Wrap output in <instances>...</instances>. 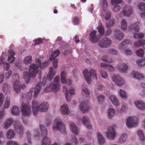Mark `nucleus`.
I'll list each match as a JSON object with an SVG mask.
<instances>
[{"mask_svg": "<svg viewBox=\"0 0 145 145\" xmlns=\"http://www.w3.org/2000/svg\"><path fill=\"white\" fill-rule=\"evenodd\" d=\"M145 44V40H139L134 43V46L136 47H140Z\"/></svg>", "mask_w": 145, "mask_h": 145, "instance_id": "473e14b6", "label": "nucleus"}, {"mask_svg": "<svg viewBox=\"0 0 145 145\" xmlns=\"http://www.w3.org/2000/svg\"><path fill=\"white\" fill-rule=\"evenodd\" d=\"M58 60L56 58L54 59L53 63V65L54 68L56 69L57 67Z\"/></svg>", "mask_w": 145, "mask_h": 145, "instance_id": "0e129e2a", "label": "nucleus"}, {"mask_svg": "<svg viewBox=\"0 0 145 145\" xmlns=\"http://www.w3.org/2000/svg\"><path fill=\"white\" fill-rule=\"evenodd\" d=\"M70 126L72 132L76 135L78 134V132L77 129V127L76 124H75L74 123H72L71 124Z\"/></svg>", "mask_w": 145, "mask_h": 145, "instance_id": "c85d7f7f", "label": "nucleus"}, {"mask_svg": "<svg viewBox=\"0 0 145 145\" xmlns=\"http://www.w3.org/2000/svg\"><path fill=\"white\" fill-rule=\"evenodd\" d=\"M113 81L118 86H121L123 84V81L119 75H114L112 77Z\"/></svg>", "mask_w": 145, "mask_h": 145, "instance_id": "2eb2a0df", "label": "nucleus"}, {"mask_svg": "<svg viewBox=\"0 0 145 145\" xmlns=\"http://www.w3.org/2000/svg\"><path fill=\"white\" fill-rule=\"evenodd\" d=\"M13 122V120L12 118H9L7 119L5 123L4 128L7 129L11 125Z\"/></svg>", "mask_w": 145, "mask_h": 145, "instance_id": "f704fd0d", "label": "nucleus"}, {"mask_svg": "<svg viewBox=\"0 0 145 145\" xmlns=\"http://www.w3.org/2000/svg\"><path fill=\"white\" fill-rule=\"evenodd\" d=\"M117 68L120 72L125 73L127 71L128 66L126 64L122 63L118 65Z\"/></svg>", "mask_w": 145, "mask_h": 145, "instance_id": "aec40b11", "label": "nucleus"}, {"mask_svg": "<svg viewBox=\"0 0 145 145\" xmlns=\"http://www.w3.org/2000/svg\"><path fill=\"white\" fill-rule=\"evenodd\" d=\"M10 97L7 98L6 100L5 103L4 104L5 108H8L10 105Z\"/></svg>", "mask_w": 145, "mask_h": 145, "instance_id": "3c124183", "label": "nucleus"}, {"mask_svg": "<svg viewBox=\"0 0 145 145\" xmlns=\"http://www.w3.org/2000/svg\"><path fill=\"white\" fill-rule=\"evenodd\" d=\"M98 101L99 103H102L104 101L105 97L103 95H100L97 97Z\"/></svg>", "mask_w": 145, "mask_h": 145, "instance_id": "de8ad7c7", "label": "nucleus"}, {"mask_svg": "<svg viewBox=\"0 0 145 145\" xmlns=\"http://www.w3.org/2000/svg\"><path fill=\"white\" fill-rule=\"evenodd\" d=\"M115 22V21L114 20H111L109 21L108 22L106 23V26L108 28H110L112 27L114 24Z\"/></svg>", "mask_w": 145, "mask_h": 145, "instance_id": "8fccbe9b", "label": "nucleus"}, {"mask_svg": "<svg viewBox=\"0 0 145 145\" xmlns=\"http://www.w3.org/2000/svg\"><path fill=\"white\" fill-rule=\"evenodd\" d=\"M82 93L86 96L85 97L82 103H81L80 108L81 111L83 113L88 112L89 108L88 103L89 99V91L86 87H83L82 88Z\"/></svg>", "mask_w": 145, "mask_h": 145, "instance_id": "f03ea898", "label": "nucleus"}, {"mask_svg": "<svg viewBox=\"0 0 145 145\" xmlns=\"http://www.w3.org/2000/svg\"><path fill=\"white\" fill-rule=\"evenodd\" d=\"M38 102L34 99L32 103V110L34 115H37L38 111L46 112L49 108L48 105L46 103H42L38 106Z\"/></svg>", "mask_w": 145, "mask_h": 145, "instance_id": "7ed1b4c3", "label": "nucleus"}, {"mask_svg": "<svg viewBox=\"0 0 145 145\" xmlns=\"http://www.w3.org/2000/svg\"><path fill=\"white\" fill-rule=\"evenodd\" d=\"M19 108L16 106H14L12 109L11 113L14 115H18L20 113Z\"/></svg>", "mask_w": 145, "mask_h": 145, "instance_id": "7c9ffc66", "label": "nucleus"}, {"mask_svg": "<svg viewBox=\"0 0 145 145\" xmlns=\"http://www.w3.org/2000/svg\"><path fill=\"white\" fill-rule=\"evenodd\" d=\"M59 76H56L54 78L53 82L45 89L44 91L46 92L48 91H52L55 93L57 92L59 90Z\"/></svg>", "mask_w": 145, "mask_h": 145, "instance_id": "20e7f679", "label": "nucleus"}, {"mask_svg": "<svg viewBox=\"0 0 145 145\" xmlns=\"http://www.w3.org/2000/svg\"><path fill=\"white\" fill-rule=\"evenodd\" d=\"M61 111L63 114H68L69 113L68 106L66 104H63L61 108Z\"/></svg>", "mask_w": 145, "mask_h": 145, "instance_id": "a878e982", "label": "nucleus"}, {"mask_svg": "<svg viewBox=\"0 0 145 145\" xmlns=\"http://www.w3.org/2000/svg\"><path fill=\"white\" fill-rule=\"evenodd\" d=\"M8 53L10 56L8 57V61L11 63L13 62L15 59V57L13 56L15 54L14 52L12 50H9L8 52Z\"/></svg>", "mask_w": 145, "mask_h": 145, "instance_id": "393cba45", "label": "nucleus"}, {"mask_svg": "<svg viewBox=\"0 0 145 145\" xmlns=\"http://www.w3.org/2000/svg\"><path fill=\"white\" fill-rule=\"evenodd\" d=\"M83 74L86 81L88 83H89L91 82V77L94 79L97 78L96 71L93 69H90L89 72L87 70L85 69L83 71Z\"/></svg>", "mask_w": 145, "mask_h": 145, "instance_id": "0eeeda50", "label": "nucleus"}, {"mask_svg": "<svg viewBox=\"0 0 145 145\" xmlns=\"http://www.w3.org/2000/svg\"><path fill=\"white\" fill-rule=\"evenodd\" d=\"M116 126L115 125H113L109 127L108 129L106 134L107 137L110 140L114 139L116 135L115 129Z\"/></svg>", "mask_w": 145, "mask_h": 145, "instance_id": "9d476101", "label": "nucleus"}, {"mask_svg": "<svg viewBox=\"0 0 145 145\" xmlns=\"http://www.w3.org/2000/svg\"><path fill=\"white\" fill-rule=\"evenodd\" d=\"M73 22L74 24H77L80 23L79 18L76 16L74 17L73 19Z\"/></svg>", "mask_w": 145, "mask_h": 145, "instance_id": "e2e57ef3", "label": "nucleus"}, {"mask_svg": "<svg viewBox=\"0 0 145 145\" xmlns=\"http://www.w3.org/2000/svg\"><path fill=\"white\" fill-rule=\"evenodd\" d=\"M135 104L138 109L141 110L145 109V104L143 101H136Z\"/></svg>", "mask_w": 145, "mask_h": 145, "instance_id": "4be33fe9", "label": "nucleus"}, {"mask_svg": "<svg viewBox=\"0 0 145 145\" xmlns=\"http://www.w3.org/2000/svg\"><path fill=\"white\" fill-rule=\"evenodd\" d=\"M7 145H19V144L16 142L10 141L7 143Z\"/></svg>", "mask_w": 145, "mask_h": 145, "instance_id": "338daca9", "label": "nucleus"}, {"mask_svg": "<svg viewBox=\"0 0 145 145\" xmlns=\"http://www.w3.org/2000/svg\"><path fill=\"white\" fill-rule=\"evenodd\" d=\"M63 92L65 93V98L66 99V100L67 101H69V100L68 98V90L67 89L66 87L65 86L63 87Z\"/></svg>", "mask_w": 145, "mask_h": 145, "instance_id": "a19ab883", "label": "nucleus"}, {"mask_svg": "<svg viewBox=\"0 0 145 145\" xmlns=\"http://www.w3.org/2000/svg\"><path fill=\"white\" fill-rule=\"evenodd\" d=\"M100 65L101 68H103L110 72H113L115 70V68L113 66L108 64L101 63Z\"/></svg>", "mask_w": 145, "mask_h": 145, "instance_id": "a211bd4d", "label": "nucleus"}, {"mask_svg": "<svg viewBox=\"0 0 145 145\" xmlns=\"http://www.w3.org/2000/svg\"><path fill=\"white\" fill-rule=\"evenodd\" d=\"M34 42L35 44H38L43 43L42 39L41 38H39L35 40Z\"/></svg>", "mask_w": 145, "mask_h": 145, "instance_id": "69168bd1", "label": "nucleus"}, {"mask_svg": "<svg viewBox=\"0 0 145 145\" xmlns=\"http://www.w3.org/2000/svg\"><path fill=\"white\" fill-rule=\"evenodd\" d=\"M79 122H82L83 124L88 129H90L91 128V125L89 121V119L88 117L86 116H84L82 119L78 118Z\"/></svg>", "mask_w": 145, "mask_h": 145, "instance_id": "f8f14e48", "label": "nucleus"}, {"mask_svg": "<svg viewBox=\"0 0 145 145\" xmlns=\"http://www.w3.org/2000/svg\"><path fill=\"white\" fill-rule=\"evenodd\" d=\"M139 23L137 22L131 25L129 27V31L133 33L134 34V37L135 39H141L144 37V35L142 33L135 34V32H138L139 31Z\"/></svg>", "mask_w": 145, "mask_h": 145, "instance_id": "39448f33", "label": "nucleus"}, {"mask_svg": "<svg viewBox=\"0 0 145 145\" xmlns=\"http://www.w3.org/2000/svg\"><path fill=\"white\" fill-rule=\"evenodd\" d=\"M121 29L124 30H125L127 28V23L126 20L123 19L121 20Z\"/></svg>", "mask_w": 145, "mask_h": 145, "instance_id": "c9c22d12", "label": "nucleus"}, {"mask_svg": "<svg viewBox=\"0 0 145 145\" xmlns=\"http://www.w3.org/2000/svg\"><path fill=\"white\" fill-rule=\"evenodd\" d=\"M139 9L142 11L145 10V3H140L138 5Z\"/></svg>", "mask_w": 145, "mask_h": 145, "instance_id": "5fc2aeb1", "label": "nucleus"}, {"mask_svg": "<svg viewBox=\"0 0 145 145\" xmlns=\"http://www.w3.org/2000/svg\"><path fill=\"white\" fill-rule=\"evenodd\" d=\"M16 80H15L14 76H13L12 82L13 84V86L14 91L16 93H18L20 91V88L22 89H24L25 87V86L24 84H22L20 86H19L18 84L19 76L17 75H16Z\"/></svg>", "mask_w": 145, "mask_h": 145, "instance_id": "1a4fd4ad", "label": "nucleus"}, {"mask_svg": "<svg viewBox=\"0 0 145 145\" xmlns=\"http://www.w3.org/2000/svg\"><path fill=\"white\" fill-rule=\"evenodd\" d=\"M101 74L103 78H106L108 76V75L106 72L103 70H101Z\"/></svg>", "mask_w": 145, "mask_h": 145, "instance_id": "864d4df0", "label": "nucleus"}, {"mask_svg": "<svg viewBox=\"0 0 145 145\" xmlns=\"http://www.w3.org/2000/svg\"><path fill=\"white\" fill-rule=\"evenodd\" d=\"M3 68L4 69L6 70H8L9 69L10 65L9 63L7 62L4 63L3 64Z\"/></svg>", "mask_w": 145, "mask_h": 145, "instance_id": "bf43d9fd", "label": "nucleus"}, {"mask_svg": "<svg viewBox=\"0 0 145 145\" xmlns=\"http://www.w3.org/2000/svg\"><path fill=\"white\" fill-rule=\"evenodd\" d=\"M56 71L54 69L52 66L50 67L49 69V71L47 76V78L49 80H51L55 75Z\"/></svg>", "mask_w": 145, "mask_h": 145, "instance_id": "412c9836", "label": "nucleus"}, {"mask_svg": "<svg viewBox=\"0 0 145 145\" xmlns=\"http://www.w3.org/2000/svg\"><path fill=\"white\" fill-rule=\"evenodd\" d=\"M12 74V71L11 70L9 71H7V72H6L5 74L6 79H7L9 78Z\"/></svg>", "mask_w": 145, "mask_h": 145, "instance_id": "680f3d73", "label": "nucleus"}, {"mask_svg": "<svg viewBox=\"0 0 145 145\" xmlns=\"http://www.w3.org/2000/svg\"><path fill=\"white\" fill-rule=\"evenodd\" d=\"M111 40L109 39L106 38L99 43V46L102 48H106L111 44Z\"/></svg>", "mask_w": 145, "mask_h": 145, "instance_id": "4468645a", "label": "nucleus"}, {"mask_svg": "<svg viewBox=\"0 0 145 145\" xmlns=\"http://www.w3.org/2000/svg\"><path fill=\"white\" fill-rule=\"evenodd\" d=\"M120 96L123 98L125 99L127 98L126 93L123 90L120 89L119 91Z\"/></svg>", "mask_w": 145, "mask_h": 145, "instance_id": "09e8293b", "label": "nucleus"}, {"mask_svg": "<svg viewBox=\"0 0 145 145\" xmlns=\"http://www.w3.org/2000/svg\"><path fill=\"white\" fill-rule=\"evenodd\" d=\"M96 31L93 30L91 32L90 34V40L93 43L97 42L99 39V36H96Z\"/></svg>", "mask_w": 145, "mask_h": 145, "instance_id": "f3484780", "label": "nucleus"}, {"mask_svg": "<svg viewBox=\"0 0 145 145\" xmlns=\"http://www.w3.org/2000/svg\"><path fill=\"white\" fill-rule=\"evenodd\" d=\"M130 44H131V43L129 40H124L120 46V48L121 49H123L125 48L126 47V45L127 44L128 45Z\"/></svg>", "mask_w": 145, "mask_h": 145, "instance_id": "58836bf2", "label": "nucleus"}, {"mask_svg": "<svg viewBox=\"0 0 145 145\" xmlns=\"http://www.w3.org/2000/svg\"><path fill=\"white\" fill-rule=\"evenodd\" d=\"M110 99L112 103L117 106L119 105L118 101L117 98L113 95H111L110 97Z\"/></svg>", "mask_w": 145, "mask_h": 145, "instance_id": "72a5a7b5", "label": "nucleus"}, {"mask_svg": "<svg viewBox=\"0 0 145 145\" xmlns=\"http://www.w3.org/2000/svg\"><path fill=\"white\" fill-rule=\"evenodd\" d=\"M32 60L31 56H29L25 57L24 60V62L26 64H29L31 63Z\"/></svg>", "mask_w": 145, "mask_h": 145, "instance_id": "37998d69", "label": "nucleus"}, {"mask_svg": "<svg viewBox=\"0 0 145 145\" xmlns=\"http://www.w3.org/2000/svg\"><path fill=\"white\" fill-rule=\"evenodd\" d=\"M116 39L119 40H121V39L123 37V34L121 33L120 31H117V32L116 33L115 35Z\"/></svg>", "mask_w": 145, "mask_h": 145, "instance_id": "2f4dec72", "label": "nucleus"}, {"mask_svg": "<svg viewBox=\"0 0 145 145\" xmlns=\"http://www.w3.org/2000/svg\"><path fill=\"white\" fill-rule=\"evenodd\" d=\"M103 10L105 11L108 8L107 2L106 0H103Z\"/></svg>", "mask_w": 145, "mask_h": 145, "instance_id": "603ef678", "label": "nucleus"}, {"mask_svg": "<svg viewBox=\"0 0 145 145\" xmlns=\"http://www.w3.org/2000/svg\"><path fill=\"white\" fill-rule=\"evenodd\" d=\"M115 113V110L112 108L109 109L108 111V117L109 118H112V117L113 116Z\"/></svg>", "mask_w": 145, "mask_h": 145, "instance_id": "79ce46f5", "label": "nucleus"}, {"mask_svg": "<svg viewBox=\"0 0 145 145\" xmlns=\"http://www.w3.org/2000/svg\"><path fill=\"white\" fill-rule=\"evenodd\" d=\"M36 62L37 65L35 64H32L29 68V73L28 72H23V78L27 84L29 83L31 80V78H34L36 75L39 67L40 66L41 62L38 58H36Z\"/></svg>", "mask_w": 145, "mask_h": 145, "instance_id": "f257e3e1", "label": "nucleus"}, {"mask_svg": "<svg viewBox=\"0 0 145 145\" xmlns=\"http://www.w3.org/2000/svg\"><path fill=\"white\" fill-rule=\"evenodd\" d=\"M131 75L134 78L139 80H142L144 78V77L140 73L135 71H133L132 72Z\"/></svg>", "mask_w": 145, "mask_h": 145, "instance_id": "5701e85b", "label": "nucleus"}, {"mask_svg": "<svg viewBox=\"0 0 145 145\" xmlns=\"http://www.w3.org/2000/svg\"><path fill=\"white\" fill-rule=\"evenodd\" d=\"M108 52L109 54L113 55H117L118 54L117 51L114 49H110Z\"/></svg>", "mask_w": 145, "mask_h": 145, "instance_id": "13d9d810", "label": "nucleus"}, {"mask_svg": "<svg viewBox=\"0 0 145 145\" xmlns=\"http://www.w3.org/2000/svg\"><path fill=\"white\" fill-rule=\"evenodd\" d=\"M126 124L127 126L130 128L134 127L137 124V123L134 121L132 118L129 117L126 120Z\"/></svg>", "mask_w": 145, "mask_h": 145, "instance_id": "6ab92c4d", "label": "nucleus"}, {"mask_svg": "<svg viewBox=\"0 0 145 145\" xmlns=\"http://www.w3.org/2000/svg\"><path fill=\"white\" fill-rule=\"evenodd\" d=\"M71 141L73 143L74 145H76L78 144L77 139L74 135L72 136V137L71 139Z\"/></svg>", "mask_w": 145, "mask_h": 145, "instance_id": "4d7b16f0", "label": "nucleus"}, {"mask_svg": "<svg viewBox=\"0 0 145 145\" xmlns=\"http://www.w3.org/2000/svg\"><path fill=\"white\" fill-rule=\"evenodd\" d=\"M43 84L42 82H39L37 85L35 90L34 91V96L35 97H37L38 93L40 92V89Z\"/></svg>", "mask_w": 145, "mask_h": 145, "instance_id": "b1692460", "label": "nucleus"}, {"mask_svg": "<svg viewBox=\"0 0 145 145\" xmlns=\"http://www.w3.org/2000/svg\"><path fill=\"white\" fill-rule=\"evenodd\" d=\"M127 135L126 133L123 134L121 137V139L123 140V142H125V141L127 139Z\"/></svg>", "mask_w": 145, "mask_h": 145, "instance_id": "774afa93", "label": "nucleus"}, {"mask_svg": "<svg viewBox=\"0 0 145 145\" xmlns=\"http://www.w3.org/2000/svg\"><path fill=\"white\" fill-rule=\"evenodd\" d=\"M123 10L121 12H120L119 14V16L121 18L125 16L127 17L132 15L133 14V8L131 7H128L125 5L123 8Z\"/></svg>", "mask_w": 145, "mask_h": 145, "instance_id": "6e6552de", "label": "nucleus"}, {"mask_svg": "<svg viewBox=\"0 0 145 145\" xmlns=\"http://www.w3.org/2000/svg\"><path fill=\"white\" fill-rule=\"evenodd\" d=\"M122 1V0H111V4L114 5L120 3Z\"/></svg>", "mask_w": 145, "mask_h": 145, "instance_id": "6e6d98bb", "label": "nucleus"}, {"mask_svg": "<svg viewBox=\"0 0 145 145\" xmlns=\"http://www.w3.org/2000/svg\"><path fill=\"white\" fill-rule=\"evenodd\" d=\"M14 127L15 131L19 133L20 135L22 136L23 134L24 130L22 126L15 125Z\"/></svg>", "mask_w": 145, "mask_h": 145, "instance_id": "bb28decb", "label": "nucleus"}, {"mask_svg": "<svg viewBox=\"0 0 145 145\" xmlns=\"http://www.w3.org/2000/svg\"><path fill=\"white\" fill-rule=\"evenodd\" d=\"M60 52L59 50H57L54 52L51 56L50 57V59L51 61H52L54 58L57 57L59 54Z\"/></svg>", "mask_w": 145, "mask_h": 145, "instance_id": "e433bc0d", "label": "nucleus"}, {"mask_svg": "<svg viewBox=\"0 0 145 145\" xmlns=\"http://www.w3.org/2000/svg\"><path fill=\"white\" fill-rule=\"evenodd\" d=\"M66 73L65 72H62L61 73V81L62 83L69 85L71 84V80L70 79H66L65 78Z\"/></svg>", "mask_w": 145, "mask_h": 145, "instance_id": "dca6fc26", "label": "nucleus"}, {"mask_svg": "<svg viewBox=\"0 0 145 145\" xmlns=\"http://www.w3.org/2000/svg\"><path fill=\"white\" fill-rule=\"evenodd\" d=\"M40 127L41 131V136L43 138L41 145H49L51 142V139L47 137L46 129L43 125H40Z\"/></svg>", "mask_w": 145, "mask_h": 145, "instance_id": "423d86ee", "label": "nucleus"}, {"mask_svg": "<svg viewBox=\"0 0 145 145\" xmlns=\"http://www.w3.org/2000/svg\"><path fill=\"white\" fill-rule=\"evenodd\" d=\"M136 53L137 55L138 56L142 57L144 55V50L142 49L139 50H137Z\"/></svg>", "mask_w": 145, "mask_h": 145, "instance_id": "49530a36", "label": "nucleus"}, {"mask_svg": "<svg viewBox=\"0 0 145 145\" xmlns=\"http://www.w3.org/2000/svg\"><path fill=\"white\" fill-rule=\"evenodd\" d=\"M137 63L138 66L140 67L144 66L145 65V58L143 59L138 60Z\"/></svg>", "mask_w": 145, "mask_h": 145, "instance_id": "c03bdc74", "label": "nucleus"}, {"mask_svg": "<svg viewBox=\"0 0 145 145\" xmlns=\"http://www.w3.org/2000/svg\"><path fill=\"white\" fill-rule=\"evenodd\" d=\"M102 60L109 63H112L114 62L112 59L106 56L103 57L102 58Z\"/></svg>", "mask_w": 145, "mask_h": 145, "instance_id": "a18cd8bd", "label": "nucleus"}, {"mask_svg": "<svg viewBox=\"0 0 145 145\" xmlns=\"http://www.w3.org/2000/svg\"><path fill=\"white\" fill-rule=\"evenodd\" d=\"M15 135V133L14 131L10 129L7 133V137L8 139H11L14 138Z\"/></svg>", "mask_w": 145, "mask_h": 145, "instance_id": "cd10ccee", "label": "nucleus"}, {"mask_svg": "<svg viewBox=\"0 0 145 145\" xmlns=\"http://www.w3.org/2000/svg\"><path fill=\"white\" fill-rule=\"evenodd\" d=\"M137 133L141 141L142 142H144L145 140V138L143 134L142 131L141 130H138L137 132Z\"/></svg>", "mask_w": 145, "mask_h": 145, "instance_id": "4c0bfd02", "label": "nucleus"}, {"mask_svg": "<svg viewBox=\"0 0 145 145\" xmlns=\"http://www.w3.org/2000/svg\"><path fill=\"white\" fill-rule=\"evenodd\" d=\"M121 9V6L120 5H118L116 6H115L113 9V10L114 12H118L120 11Z\"/></svg>", "mask_w": 145, "mask_h": 145, "instance_id": "052dcab7", "label": "nucleus"}, {"mask_svg": "<svg viewBox=\"0 0 145 145\" xmlns=\"http://www.w3.org/2000/svg\"><path fill=\"white\" fill-rule=\"evenodd\" d=\"M53 128L54 129H57L58 131H61V133L63 134H65L66 133L65 125L62 122H57L56 123V127L53 126Z\"/></svg>", "mask_w": 145, "mask_h": 145, "instance_id": "ddd939ff", "label": "nucleus"}, {"mask_svg": "<svg viewBox=\"0 0 145 145\" xmlns=\"http://www.w3.org/2000/svg\"><path fill=\"white\" fill-rule=\"evenodd\" d=\"M21 112L25 116H30L31 113L30 106L26 104H22Z\"/></svg>", "mask_w": 145, "mask_h": 145, "instance_id": "9b49d317", "label": "nucleus"}, {"mask_svg": "<svg viewBox=\"0 0 145 145\" xmlns=\"http://www.w3.org/2000/svg\"><path fill=\"white\" fill-rule=\"evenodd\" d=\"M98 30L100 35H101L104 34L105 29L103 26L101 24H99L98 27Z\"/></svg>", "mask_w": 145, "mask_h": 145, "instance_id": "ea45409f", "label": "nucleus"}, {"mask_svg": "<svg viewBox=\"0 0 145 145\" xmlns=\"http://www.w3.org/2000/svg\"><path fill=\"white\" fill-rule=\"evenodd\" d=\"M97 136L98 137V143L99 145H103L105 142L104 138L100 133H97Z\"/></svg>", "mask_w": 145, "mask_h": 145, "instance_id": "c756f323", "label": "nucleus"}]
</instances>
